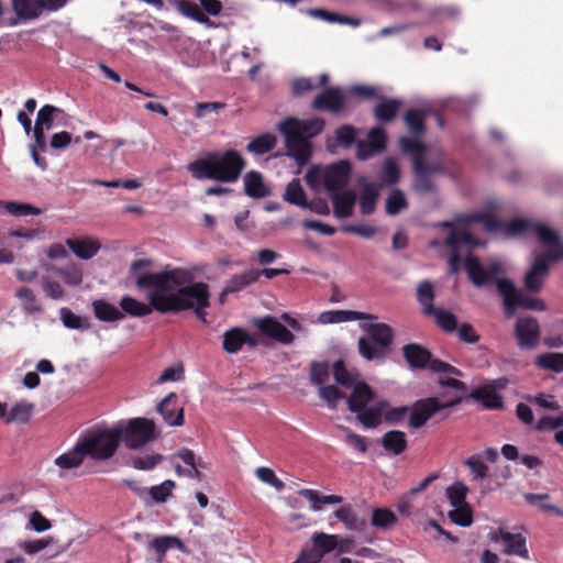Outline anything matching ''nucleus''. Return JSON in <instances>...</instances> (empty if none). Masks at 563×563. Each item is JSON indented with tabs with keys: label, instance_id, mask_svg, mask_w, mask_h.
<instances>
[{
	"label": "nucleus",
	"instance_id": "1",
	"mask_svg": "<svg viewBox=\"0 0 563 563\" xmlns=\"http://www.w3.org/2000/svg\"><path fill=\"white\" fill-rule=\"evenodd\" d=\"M148 258L132 262L130 276L135 278L139 289H150L147 300L161 313L190 310L197 305L210 301V290L206 283H192L194 275L185 268L164 269L158 273H140L152 266Z\"/></svg>",
	"mask_w": 563,
	"mask_h": 563
},
{
	"label": "nucleus",
	"instance_id": "2",
	"mask_svg": "<svg viewBox=\"0 0 563 563\" xmlns=\"http://www.w3.org/2000/svg\"><path fill=\"white\" fill-rule=\"evenodd\" d=\"M474 222L481 223L488 232L504 231L508 236H516L526 232H532L536 235V227L542 225L541 223H533L523 219L504 223L496 216L487 212L457 217L455 219V223L444 221L435 224V227L448 229L449 231L444 243L451 250V255L448 262L450 273L453 275L457 274L460 271V249L462 246H465L467 251H472L477 246L484 245L483 242L473 238L468 231L470 224Z\"/></svg>",
	"mask_w": 563,
	"mask_h": 563
},
{
	"label": "nucleus",
	"instance_id": "3",
	"mask_svg": "<svg viewBox=\"0 0 563 563\" xmlns=\"http://www.w3.org/2000/svg\"><path fill=\"white\" fill-rule=\"evenodd\" d=\"M465 272L475 286H484L496 282L498 292L504 299L507 317H512L518 308L543 311L545 305L541 299L531 298L519 290L515 284L507 278H497L501 272L500 263H492L484 268L475 256H467L464 260Z\"/></svg>",
	"mask_w": 563,
	"mask_h": 563
},
{
	"label": "nucleus",
	"instance_id": "4",
	"mask_svg": "<svg viewBox=\"0 0 563 563\" xmlns=\"http://www.w3.org/2000/svg\"><path fill=\"white\" fill-rule=\"evenodd\" d=\"M246 162L236 150L214 151L187 165V170L196 179H211L224 184L239 180Z\"/></svg>",
	"mask_w": 563,
	"mask_h": 563
},
{
	"label": "nucleus",
	"instance_id": "5",
	"mask_svg": "<svg viewBox=\"0 0 563 563\" xmlns=\"http://www.w3.org/2000/svg\"><path fill=\"white\" fill-rule=\"evenodd\" d=\"M323 129L324 120L321 118L308 120L287 118L278 124V130L285 137L287 155L294 158L298 166L309 162L312 154L310 139L319 135Z\"/></svg>",
	"mask_w": 563,
	"mask_h": 563
},
{
	"label": "nucleus",
	"instance_id": "6",
	"mask_svg": "<svg viewBox=\"0 0 563 563\" xmlns=\"http://www.w3.org/2000/svg\"><path fill=\"white\" fill-rule=\"evenodd\" d=\"M538 241L549 249L548 252H537L531 268L525 277V288L529 292H539L550 272V264L563 260V242L559 233L547 225L536 227Z\"/></svg>",
	"mask_w": 563,
	"mask_h": 563
},
{
	"label": "nucleus",
	"instance_id": "7",
	"mask_svg": "<svg viewBox=\"0 0 563 563\" xmlns=\"http://www.w3.org/2000/svg\"><path fill=\"white\" fill-rule=\"evenodd\" d=\"M399 144L401 151L409 154L412 159L415 173L413 188L421 194L433 191L434 184L431 176L434 174H443L445 172L443 163L440 159L432 163H426L423 159L426 146L419 141H413L409 137L402 136L399 140Z\"/></svg>",
	"mask_w": 563,
	"mask_h": 563
},
{
	"label": "nucleus",
	"instance_id": "8",
	"mask_svg": "<svg viewBox=\"0 0 563 563\" xmlns=\"http://www.w3.org/2000/svg\"><path fill=\"white\" fill-rule=\"evenodd\" d=\"M365 332L358 339V352L367 361L385 360L394 341V330L390 325L379 322L361 324Z\"/></svg>",
	"mask_w": 563,
	"mask_h": 563
},
{
	"label": "nucleus",
	"instance_id": "9",
	"mask_svg": "<svg viewBox=\"0 0 563 563\" xmlns=\"http://www.w3.org/2000/svg\"><path fill=\"white\" fill-rule=\"evenodd\" d=\"M85 454L96 461L111 459L120 444V431L111 428L96 427L79 437L77 440Z\"/></svg>",
	"mask_w": 563,
	"mask_h": 563
},
{
	"label": "nucleus",
	"instance_id": "10",
	"mask_svg": "<svg viewBox=\"0 0 563 563\" xmlns=\"http://www.w3.org/2000/svg\"><path fill=\"white\" fill-rule=\"evenodd\" d=\"M114 429L120 431V442L123 441L130 450L140 449L157 438L155 422L143 417L119 421Z\"/></svg>",
	"mask_w": 563,
	"mask_h": 563
},
{
	"label": "nucleus",
	"instance_id": "11",
	"mask_svg": "<svg viewBox=\"0 0 563 563\" xmlns=\"http://www.w3.org/2000/svg\"><path fill=\"white\" fill-rule=\"evenodd\" d=\"M402 354L412 369H430L432 373H444L460 376L461 372L454 366L433 358L432 353L418 343H409L402 346Z\"/></svg>",
	"mask_w": 563,
	"mask_h": 563
},
{
	"label": "nucleus",
	"instance_id": "12",
	"mask_svg": "<svg viewBox=\"0 0 563 563\" xmlns=\"http://www.w3.org/2000/svg\"><path fill=\"white\" fill-rule=\"evenodd\" d=\"M460 402V399L451 400L448 402H441L438 398L429 397L417 400L410 407V415L408 426L411 429H419L423 427L427 421L439 411L455 406Z\"/></svg>",
	"mask_w": 563,
	"mask_h": 563
},
{
	"label": "nucleus",
	"instance_id": "13",
	"mask_svg": "<svg viewBox=\"0 0 563 563\" xmlns=\"http://www.w3.org/2000/svg\"><path fill=\"white\" fill-rule=\"evenodd\" d=\"M351 165L346 161H340L324 167L320 172L322 184L328 195L341 191L349 181Z\"/></svg>",
	"mask_w": 563,
	"mask_h": 563
},
{
	"label": "nucleus",
	"instance_id": "14",
	"mask_svg": "<svg viewBox=\"0 0 563 563\" xmlns=\"http://www.w3.org/2000/svg\"><path fill=\"white\" fill-rule=\"evenodd\" d=\"M540 325L536 318L523 317L519 318L515 327V336L518 345L521 349H534L540 341Z\"/></svg>",
	"mask_w": 563,
	"mask_h": 563
},
{
	"label": "nucleus",
	"instance_id": "15",
	"mask_svg": "<svg viewBox=\"0 0 563 563\" xmlns=\"http://www.w3.org/2000/svg\"><path fill=\"white\" fill-rule=\"evenodd\" d=\"M254 323L263 334L278 343L288 345L295 340V335L273 316L260 318Z\"/></svg>",
	"mask_w": 563,
	"mask_h": 563
},
{
	"label": "nucleus",
	"instance_id": "16",
	"mask_svg": "<svg viewBox=\"0 0 563 563\" xmlns=\"http://www.w3.org/2000/svg\"><path fill=\"white\" fill-rule=\"evenodd\" d=\"M258 343L260 341L254 335H251L246 330L242 328H232L224 332L222 346L227 353L235 354L241 351L243 345L255 347Z\"/></svg>",
	"mask_w": 563,
	"mask_h": 563
},
{
	"label": "nucleus",
	"instance_id": "17",
	"mask_svg": "<svg viewBox=\"0 0 563 563\" xmlns=\"http://www.w3.org/2000/svg\"><path fill=\"white\" fill-rule=\"evenodd\" d=\"M492 540H500L505 547V553L529 559V551L526 544L527 540L521 533H511L499 529L498 532L492 537Z\"/></svg>",
	"mask_w": 563,
	"mask_h": 563
},
{
	"label": "nucleus",
	"instance_id": "18",
	"mask_svg": "<svg viewBox=\"0 0 563 563\" xmlns=\"http://www.w3.org/2000/svg\"><path fill=\"white\" fill-rule=\"evenodd\" d=\"M156 409L168 426L179 427L184 423V409L178 405V397L175 393H169L162 399Z\"/></svg>",
	"mask_w": 563,
	"mask_h": 563
},
{
	"label": "nucleus",
	"instance_id": "19",
	"mask_svg": "<svg viewBox=\"0 0 563 563\" xmlns=\"http://www.w3.org/2000/svg\"><path fill=\"white\" fill-rule=\"evenodd\" d=\"M312 108L318 111H329L331 113L341 112L344 108V97L341 89H325L314 98Z\"/></svg>",
	"mask_w": 563,
	"mask_h": 563
},
{
	"label": "nucleus",
	"instance_id": "20",
	"mask_svg": "<svg viewBox=\"0 0 563 563\" xmlns=\"http://www.w3.org/2000/svg\"><path fill=\"white\" fill-rule=\"evenodd\" d=\"M42 0H11L12 9L16 18L11 19L10 25H16L20 21L37 19L44 11Z\"/></svg>",
	"mask_w": 563,
	"mask_h": 563
},
{
	"label": "nucleus",
	"instance_id": "21",
	"mask_svg": "<svg viewBox=\"0 0 563 563\" xmlns=\"http://www.w3.org/2000/svg\"><path fill=\"white\" fill-rule=\"evenodd\" d=\"M65 243L78 258L85 261L96 256L101 249L100 242L90 236L67 239Z\"/></svg>",
	"mask_w": 563,
	"mask_h": 563
},
{
	"label": "nucleus",
	"instance_id": "22",
	"mask_svg": "<svg viewBox=\"0 0 563 563\" xmlns=\"http://www.w3.org/2000/svg\"><path fill=\"white\" fill-rule=\"evenodd\" d=\"M334 216L339 219H345L353 214V208L356 201V195L353 190H344L329 195Z\"/></svg>",
	"mask_w": 563,
	"mask_h": 563
},
{
	"label": "nucleus",
	"instance_id": "23",
	"mask_svg": "<svg viewBox=\"0 0 563 563\" xmlns=\"http://www.w3.org/2000/svg\"><path fill=\"white\" fill-rule=\"evenodd\" d=\"M401 107V100L382 96L374 107L373 114L379 123H389L396 119Z\"/></svg>",
	"mask_w": 563,
	"mask_h": 563
},
{
	"label": "nucleus",
	"instance_id": "24",
	"mask_svg": "<svg viewBox=\"0 0 563 563\" xmlns=\"http://www.w3.org/2000/svg\"><path fill=\"white\" fill-rule=\"evenodd\" d=\"M258 282L257 268L232 275L224 286V294H235Z\"/></svg>",
	"mask_w": 563,
	"mask_h": 563
},
{
	"label": "nucleus",
	"instance_id": "25",
	"mask_svg": "<svg viewBox=\"0 0 563 563\" xmlns=\"http://www.w3.org/2000/svg\"><path fill=\"white\" fill-rule=\"evenodd\" d=\"M374 314L354 311V310H332L325 311L320 314L322 323H341L355 320H376Z\"/></svg>",
	"mask_w": 563,
	"mask_h": 563
},
{
	"label": "nucleus",
	"instance_id": "26",
	"mask_svg": "<svg viewBox=\"0 0 563 563\" xmlns=\"http://www.w3.org/2000/svg\"><path fill=\"white\" fill-rule=\"evenodd\" d=\"M244 191L255 199L265 198L271 195L269 188L264 184L261 173L251 170L244 176Z\"/></svg>",
	"mask_w": 563,
	"mask_h": 563
},
{
	"label": "nucleus",
	"instance_id": "27",
	"mask_svg": "<svg viewBox=\"0 0 563 563\" xmlns=\"http://www.w3.org/2000/svg\"><path fill=\"white\" fill-rule=\"evenodd\" d=\"M87 455L85 454L84 450L81 449L79 442L77 441L74 448L59 456H57L54 461L55 465L60 470V475L65 471H69L73 468L79 467L84 459Z\"/></svg>",
	"mask_w": 563,
	"mask_h": 563
},
{
	"label": "nucleus",
	"instance_id": "28",
	"mask_svg": "<svg viewBox=\"0 0 563 563\" xmlns=\"http://www.w3.org/2000/svg\"><path fill=\"white\" fill-rule=\"evenodd\" d=\"M333 515L347 530L362 532L366 529L365 519L360 518L349 505L340 507Z\"/></svg>",
	"mask_w": 563,
	"mask_h": 563
},
{
	"label": "nucleus",
	"instance_id": "29",
	"mask_svg": "<svg viewBox=\"0 0 563 563\" xmlns=\"http://www.w3.org/2000/svg\"><path fill=\"white\" fill-rule=\"evenodd\" d=\"M373 399V391L365 383H358L354 386L351 396L347 399L349 409L352 412L362 411Z\"/></svg>",
	"mask_w": 563,
	"mask_h": 563
},
{
	"label": "nucleus",
	"instance_id": "30",
	"mask_svg": "<svg viewBox=\"0 0 563 563\" xmlns=\"http://www.w3.org/2000/svg\"><path fill=\"white\" fill-rule=\"evenodd\" d=\"M91 306H92L95 317L100 321L115 322V321H120V320L124 319V313L119 308H117L114 305H112L106 300H102V299L95 300V301H92Z\"/></svg>",
	"mask_w": 563,
	"mask_h": 563
},
{
	"label": "nucleus",
	"instance_id": "31",
	"mask_svg": "<svg viewBox=\"0 0 563 563\" xmlns=\"http://www.w3.org/2000/svg\"><path fill=\"white\" fill-rule=\"evenodd\" d=\"M472 397L481 402L486 409H500L504 406L501 395H499L494 386H483L473 391Z\"/></svg>",
	"mask_w": 563,
	"mask_h": 563
},
{
	"label": "nucleus",
	"instance_id": "32",
	"mask_svg": "<svg viewBox=\"0 0 563 563\" xmlns=\"http://www.w3.org/2000/svg\"><path fill=\"white\" fill-rule=\"evenodd\" d=\"M378 195L379 192L376 184L365 181L362 185L360 195V210L362 214L369 216L375 211Z\"/></svg>",
	"mask_w": 563,
	"mask_h": 563
},
{
	"label": "nucleus",
	"instance_id": "33",
	"mask_svg": "<svg viewBox=\"0 0 563 563\" xmlns=\"http://www.w3.org/2000/svg\"><path fill=\"white\" fill-rule=\"evenodd\" d=\"M121 311L134 318L148 316L154 309L153 305H148L130 296H123L119 302Z\"/></svg>",
	"mask_w": 563,
	"mask_h": 563
},
{
	"label": "nucleus",
	"instance_id": "34",
	"mask_svg": "<svg viewBox=\"0 0 563 563\" xmlns=\"http://www.w3.org/2000/svg\"><path fill=\"white\" fill-rule=\"evenodd\" d=\"M407 444L405 432L399 430L388 431L382 438L383 448L395 455H399L405 452Z\"/></svg>",
	"mask_w": 563,
	"mask_h": 563
},
{
	"label": "nucleus",
	"instance_id": "35",
	"mask_svg": "<svg viewBox=\"0 0 563 563\" xmlns=\"http://www.w3.org/2000/svg\"><path fill=\"white\" fill-rule=\"evenodd\" d=\"M298 494L308 501L312 503L311 509L313 511L321 510V507L318 504L336 505L343 501L341 496L321 495L319 492L309 488H302L298 492Z\"/></svg>",
	"mask_w": 563,
	"mask_h": 563
},
{
	"label": "nucleus",
	"instance_id": "36",
	"mask_svg": "<svg viewBox=\"0 0 563 563\" xmlns=\"http://www.w3.org/2000/svg\"><path fill=\"white\" fill-rule=\"evenodd\" d=\"M63 113L64 111L60 108L53 104H45L36 114L34 128H38L42 131H49L54 126L56 115Z\"/></svg>",
	"mask_w": 563,
	"mask_h": 563
},
{
	"label": "nucleus",
	"instance_id": "37",
	"mask_svg": "<svg viewBox=\"0 0 563 563\" xmlns=\"http://www.w3.org/2000/svg\"><path fill=\"white\" fill-rule=\"evenodd\" d=\"M148 547L153 549L157 554L158 562H162V559L165 555V553L172 548H177L180 551L186 550L185 544L180 539L170 536L157 537L150 542Z\"/></svg>",
	"mask_w": 563,
	"mask_h": 563
},
{
	"label": "nucleus",
	"instance_id": "38",
	"mask_svg": "<svg viewBox=\"0 0 563 563\" xmlns=\"http://www.w3.org/2000/svg\"><path fill=\"white\" fill-rule=\"evenodd\" d=\"M15 297L21 301L22 310L26 314H33L37 312H42L43 308L37 300V297L29 287H21L15 291Z\"/></svg>",
	"mask_w": 563,
	"mask_h": 563
},
{
	"label": "nucleus",
	"instance_id": "39",
	"mask_svg": "<svg viewBox=\"0 0 563 563\" xmlns=\"http://www.w3.org/2000/svg\"><path fill=\"white\" fill-rule=\"evenodd\" d=\"M176 9L185 16L201 24H211L210 19L201 11L199 5L190 0H177Z\"/></svg>",
	"mask_w": 563,
	"mask_h": 563
},
{
	"label": "nucleus",
	"instance_id": "40",
	"mask_svg": "<svg viewBox=\"0 0 563 563\" xmlns=\"http://www.w3.org/2000/svg\"><path fill=\"white\" fill-rule=\"evenodd\" d=\"M468 492L470 489L464 483L456 481L445 488V497L449 500L452 508L470 505L466 501Z\"/></svg>",
	"mask_w": 563,
	"mask_h": 563
},
{
	"label": "nucleus",
	"instance_id": "41",
	"mask_svg": "<svg viewBox=\"0 0 563 563\" xmlns=\"http://www.w3.org/2000/svg\"><path fill=\"white\" fill-rule=\"evenodd\" d=\"M277 140L275 135L265 133L254 137L246 146V150L255 155H264L276 146Z\"/></svg>",
	"mask_w": 563,
	"mask_h": 563
},
{
	"label": "nucleus",
	"instance_id": "42",
	"mask_svg": "<svg viewBox=\"0 0 563 563\" xmlns=\"http://www.w3.org/2000/svg\"><path fill=\"white\" fill-rule=\"evenodd\" d=\"M5 210L8 213L16 217L21 216H40L42 210L30 203L16 201H2L0 200V211Z\"/></svg>",
	"mask_w": 563,
	"mask_h": 563
},
{
	"label": "nucleus",
	"instance_id": "43",
	"mask_svg": "<svg viewBox=\"0 0 563 563\" xmlns=\"http://www.w3.org/2000/svg\"><path fill=\"white\" fill-rule=\"evenodd\" d=\"M283 198L286 202L301 208L307 205L306 192L297 178L287 185Z\"/></svg>",
	"mask_w": 563,
	"mask_h": 563
},
{
	"label": "nucleus",
	"instance_id": "44",
	"mask_svg": "<svg viewBox=\"0 0 563 563\" xmlns=\"http://www.w3.org/2000/svg\"><path fill=\"white\" fill-rule=\"evenodd\" d=\"M417 298L420 305L422 306L424 314H430V312H432L435 309V307L433 306V286L430 282L423 280L418 285Z\"/></svg>",
	"mask_w": 563,
	"mask_h": 563
},
{
	"label": "nucleus",
	"instance_id": "45",
	"mask_svg": "<svg viewBox=\"0 0 563 563\" xmlns=\"http://www.w3.org/2000/svg\"><path fill=\"white\" fill-rule=\"evenodd\" d=\"M63 324L68 329L86 331L90 329L88 318L75 314L70 309L64 307L59 311Z\"/></svg>",
	"mask_w": 563,
	"mask_h": 563
},
{
	"label": "nucleus",
	"instance_id": "46",
	"mask_svg": "<svg viewBox=\"0 0 563 563\" xmlns=\"http://www.w3.org/2000/svg\"><path fill=\"white\" fill-rule=\"evenodd\" d=\"M387 407V402H379L377 407L364 408L362 411H356L357 420L365 428H376L380 423L382 410Z\"/></svg>",
	"mask_w": 563,
	"mask_h": 563
},
{
	"label": "nucleus",
	"instance_id": "47",
	"mask_svg": "<svg viewBox=\"0 0 563 563\" xmlns=\"http://www.w3.org/2000/svg\"><path fill=\"white\" fill-rule=\"evenodd\" d=\"M429 316H432L437 324L448 333H453L457 329L456 317L448 310L435 308Z\"/></svg>",
	"mask_w": 563,
	"mask_h": 563
},
{
	"label": "nucleus",
	"instance_id": "48",
	"mask_svg": "<svg viewBox=\"0 0 563 563\" xmlns=\"http://www.w3.org/2000/svg\"><path fill=\"white\" fill-rule=\"evenodd\" d=\"M397 522L396 515L387 508H374L372 514V526L379 529H389Z\"/></svg>",
	"mask_w": 563,
	"mask_h": 563
},
{
	"label": "nucleus",
	"instance_id": "49",
	"mask_svg": "<svg viewBox=\"0 0 563 563\" xmlns=\"http://www.w3.org/2000/svg\"><path fill=\"white\" fill-rule=\"evenodd\" d=\"M33 411V405L26 401L16 402L8 410L5 423L14 421L26 422L30 420Z\"/></svg>",
	"mask_w": 563,
	"mask_h": 563
},
{
	"label": "nucleus",
	"instance_id": "50",
	"mask_svg": "<svg viewBox=\"0 0 563 563\" xmlns=\"http://www.w3.org/2000/svg\"><path fill=\"white\" fill-rule=\"evenodd\" d=\"M536 365L556 373L563 372V353H544L536 358Z\"/></svg>",
	"mask_w": 563,
	"mask_h": 563
},
{
	"label": "nucleus",
	"instance_id": "51",
	"mask_svg": "<svg viewBox=\"0 0 563 563\" xmlns=\"http://www.w3.org/2000/svg\"><path fill=\"white\" fill-rule=\"evenodd\" d=\"M404 120L412 135L420 137L424 133V121L421 111L409 109L405 113Z\"/></svg>",
	"mask_w": 563,
	"mask_h": 563
},
{
	"label": "nucleus",
	"instance_id": "52",
	"mask_svg": "<svg viewBox=\"0 0 563 563\" xmlns=\"http://www.w3.org/2000/svg\"><path fill=\"white\" fill-rule=\"evenodd\" d=\"M448 517L453 523L466 528L473 523V509L470 505L453 507Z\"/></svg>",
	"mask_w": 563,
	"mask_h": 563
},
{
	"label": "nucleus",
	"instance_id": "53",
	"mask_svg": "<svg viewBox=\"0 0 563 563\" xmlns=\"http://www.w3.org/2000/svg\"><path fill=\"white\" fill-rule=\"evenodd\" d=\"M175 486L176 484L174 481L166 479L162 484L148 488L147 494L153 503H165L167 498L172 495V492L175 488Z\"/></svg>",
	"mask_w": 563,
	"mask_h": 563
},
{
	"label": "nucleus",
	"instance_id": "54",
	"mask_svg": "<svg viewBox=\"0 0 563 563\" xmlns=\"http://www.w3.org/2000/svg\"><path fill=\"white\" fill-rule=\"evenodd\" d=\"M523 498L528 504L537 505L542 511L553 512L559 517H563V509H561L554 505L543 503L549 499L548 494L527 493V494H523Z\"/></svg>",
	"mask_w": 563,
	"mask_h": 563
},
{
	"label": "nucleus",
	"instance_id": "55",
	"mask_svg": "<svg viewBox=\"0 0 563 563\" xmlns=\"http://www.w3.org/2000/svg\"><path fill=\"white\" fill-rule=\"evenodd\" d=\"M407 207V199L399 189L393 190L386 199V213L389 216H396Z\"/></svg>",
	"mask_w": 563,
	"mask_h": 563
},
{
	"label": "nucleus",
	"instance_id": "56",
	"mask_svg": "<svg viewBox=\"0 0 563 563\" xmlns=\"http://www.w3.org/2000/svg\"><path fill=\"white\" fill-rule=\"evenodd\" d=\"M312 541L314 544V549L319 550L322 553V556L325 553H329L336 549L338 547V536L336 534H327L323 532L314 533L312 537Z\"/></svg>",
	"mask_w": 563,
	"mask_h": 563
},
{
	"label": "nucleus",
	"instance_id": "57",
	"mask_svg": "<svg viewBox=\"0 0 563 563\" xmlns=\"http://www.w3.org/2000/svg\"><path fill=\"white\" fill-rule=\"evenodd\" d=\"M54 271L69 286H79L82 283V271L75 264L65 268H54Z\"/></svg>",
	"mask_w": 563,
	"mask_h": 563
},
{
	"label": "nucleus",
	"instance_id": "58",
	"mask_svg": "<svg viewBox=\"0 0 563 563\" xmlns=\"http://www.w3.org/2000/svg\"><path fill=\"white\" fill-rule=\"evenodd\" d=\"M255 474L260 481H262L265 484L271 485L272 487H274L277 490H283L285 487L284 482L282 479H279L276 476L275 472L269 467H265V466L257 467L255 471Z\"/></svg>",
	"mask_w": 563,
	"mask_h": 563
},
{
	"label": "nucleus",
	"instance_id": "59",
	"mask_svg": "<svg viewBox=\"0 0 563 563\" xmlns=\"http://www.w3.org/2000/svg\"><path fill=\"white\" fill-rule=\"evenodd\" d=\"M333 376L338 384L344 387H352L354 385V377L346 369L345 364L342 360L334 362L333 364Z\"/></svg>",
	"mask_w": 563,
	"mask_h": 563
},
{
	"label": "nucleus",
	"instance_id": "60",
	"mask_svg": "<svg viewBox=\"0 0 563 563\" xmlns=\"http://www.w3.org/2000/svg\"><path fill=\"white\" fill-rule=\"evenodd\" d=\"M380 179L386 185H394L399 179V168L393 158H387L382 168Z\"/></svg>",
	"mask_w": 563,
	"mask_h": 563
},
{
	"label": "nucleus",
	"instance_id": "61",
	"mask_svg": "<svg viewBox=\"0 0 563 563\" xmlns=\"http://www.w3.org/2000/svg\"><path fill=\"white\" fill-rule=\"evenodd\" d=\"M163 456L159 453L147 454L144 456H136L132 459V466L136 470L150 471L161 463Z\"/></svg>",
	"mask_w": 563,
	"mask_h": 563
},
{
	"label": "nucleus",
	"instance_id": "62",
	"mask_svg": "<svg viewBox=\"0 0 563 563\" xmlns=\"http://www.w3.org/2000/svg\"><path fill=\"white\" fill-rule=\"evenodd\" d=\"M464 464L471 470L474 479L484 478L488 474V466L477 454L470 456L467 460H465Z\"/></svg>",
	"mask_w": 563,
	"mask_h": 563
},
{
	"label": "nucleus",
	"instance_id": "63",
	"mask_svg": "<svg viewBox=\"0 0 563 563\" xmlns=\"http://www.w3.org/2000/svg\"><path fill=\"white\" fill-rule=\"evenodd\" d=\"M173 457H179L188 468L202 467L206 468V464L200 456H198L192 450L181 449L173 455Z\"/></svg>",
	"mask_w": 563,
	"mask_h": 563
},
{
	"label": "nucleus",
	"instance_id": "64",
	"mask_svg": "<svg viewBox=\"0 0 563 563\" xmlns=\"http://www.w3.org/2000/svg\"><path fill=\"white\" fill-rule=\"evenodd\" d=\"M41 286H42L43 291L46 294V296L54 300L62 299L65 295L64 289L60 286V284L48 278V277L42 278Z\"/></svg>",
	"mask_w": 563,
	"mask_h": 563
}]
</instances>
